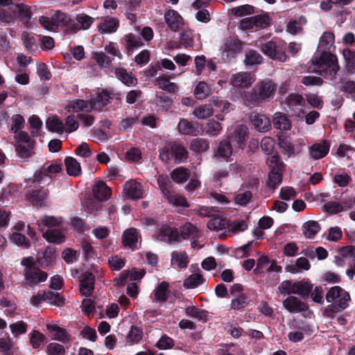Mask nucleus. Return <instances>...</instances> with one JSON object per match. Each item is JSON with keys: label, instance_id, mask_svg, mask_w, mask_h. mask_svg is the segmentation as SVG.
<instances>
[{"label": "nucleus", "instance_id": "obj_2", "mask_svg": "<svg viewBox=\"0 0 355 355\" xmlns=\"http://www.w3.org/2000/svg\"><path fill=\"white\" fill-rule=\"evenodd\" d=\"M277 90V85L271 80L260 81L252 89L244 94L243 99L248 107H253L272 98Z\"/></svg>", "mask_w": 355, "mask_h": 355}, {"label": "nucleus", "instance_id": "obj_41", "mask_svg": "<svg viewBox=\"0 0 355 355\" xmlns=\"http://www.w3.org/2000/svg\"><path fill=\"white\" fill-rule=\"evenodd\" d=\"M189 259L185 252H173L171 254V263L177 266L180 268H185L187 267Z\"/></svg>", "mask_w": 355, "mask_h": 355}, {"label": "nucleus", "instance_id": "obj_1", "mask_svg": "<svg viewBox=\"0 0 355 355\" xmlns=\"http://www.w3.org/2000/svg\"><path fill=\"white\" fill-rule=\"evenodd\" d=\"M313 71L331 80L336 78L340 69L337 57L327 52H323L320 55H315L311 59Z\"/></svg>", "mask_w": 355, "mask_h": 355}, {"label": "nucleus", "instance_id": "obj_8", "mask_svg": "<svg viewBox=\"0 0 355 355\" xmlns=\"http://www.w3.org/2000/svg\"><path fill=\"white\" fill-rule=\"evenodd\" d=\"M242 49V42L237 38L230 37L227 38L222 48V55L226 60L234 58Z\"/></svg>", "mask_w": 355, "mask_h": 355}, {"label": "nucleus", "instance_id": "obj_29", "mask_svg": "<svg viewBox=\"0 0 355 355\" xmlns=\"http://www.w3.org/2000/svg\"><path fill=\"white\" fill-rule=\"evenodd\" d=\"M320 230V225L315 220H308L302 225V233L308 239L313 238Z\"/></svg>", "mask_w": 355, "mask_h": 355}, {"label": "nucleus", "instance_id": "obj_61", "mask_svg": "<svg viewBox=\"0 0 355 355\" xmlns=\"http://www.w3.org/2000/svg\"><path fill=\"white\" fill-rule=\"evenodd\" d=\"M306 22V19L301 17L299 21H291L286 26V31L291 34H295L301 31L302 26Z\"/></svg>", "mask_w": 355, "mask_h": 355}, {"label": "nucleus", "instance_id": "obj_49", "mask_svg": "<svg viewBox=\"0 0 355 355\" xmlns=\"http://www.w3.org/2000/svg\"><path fill=\"white\" fill-rule=\"evenodd\" d=\"M164 196L167 199L168 202L174 206L188 207L185 198L178 194L173 193L169 191L168 194Z\"/></svg>", "mask_w": 355, "mask_h": 355}, {"label": "nucleus", "instance_id": "obj_37", "mask_svg": "<svg viewBox=\"0 0 355 355\" xmlns=\"http://www.w3.org/2000/svg\"><path fill=\"white\" fill-rule=\"evenodd\" d=\"M274 126L280 130L285 131L291 128V123L286 116L281 112H276L273 117Z\"/></svg>", "mask_w": 355, "mask_h": 355}, {"label": "nucleus", "instance_id": "obj_20", "mask_svg": "<svg viewBox=\"0 0 355 355\" xmlns=\"http://www.w3.org/2000/svg\"><path fill=\"white\" fill-rule=\"evenodd\" d=\"M48 193L43 190H35L27 195L29 202L35 207H42L46 205Z\"/></svg>", "mask_w": 355, "mask_h": 355}, {"label": "nucleus", "instance_id": "obj_9", "mask_svg": "<svg viewBox=\"0 0 355 355\" xmlns=\"http://www.w3.org/2000/svg\"><path fill=\"white\" fill-rule=\"evenodd\" d=\"M24 275L25 284L31 287H33L40 282H45L47 278V274L35 266L26 268Z\"/></svg>", "mask_w": 355, "mask_h": 355}, {"label": "nucleus", "instance_id": "obj_3", "mask_svg": "<svg viewBox=\"0 0 355 355\" xmlns=\"http://www.w3.org/2000/svg\"><path fill=\"white\" fill-rule=\"evenodd\" d=\"M349 299V294L339 286L331 288L326 294L327 301L334 303L340 309H345L348 306Z\"/></svg>", "mask_w": 355, "mask_h": 355}, {"label": "nucleus", "instance_id": "obj_27", "mask_svg": "<svg viewBox=\"0 0 355 355\" xmlns=\"http://www.w3.org/2000/svg\"><path fill=\"white\" fill-rule=\"evenodd\" d=\"M213 113L212 107L209 105L205 104L196 107L192 112V115L198 120H204L211 116Z\"/></svg>", "mask_w": 355, "mask_h": 355}, {"label": "nucleus", "instance_id": "obj_58", "mask_svg": "<svg viewBox=\"0 0 355 355\" xmlns=\"http://www.w3.org/2000/svg\"><path fill=\"white\" fill-rule=\"evenodd\" d=\"M46 353L47 355H64L65 348L60 343H51L46 346Z\"/></svg>", "mask_w": 355, "mask_h": 355}, {"label": "nucleus", "instance_id": "obj_64", "mask_svg": "<svg viewBox=\"0 0 355 355\" xmlns=\"http://www.w3.org/2000/svg\"><path fill=\"white\" fill-rule=\"evenodd\" d=\"M83 30L88 29L94 21V19L85 13L78 14L76 18Z\"/></svg>", "mask_w": 355, "mask_h": 355}, {"label": "nucleus", "instance_id": "obj_19", "mask_svg": "<svg viewBox=\"0 0 355 355\" xmlns=\"http://www.w3.org/2000/svg\"><path fill=\"white\" fill-rule=\"evenodd\" d=\"M93 193L96 199L104 201L110 198L111 190L105 182L98 181L93 187Z\"/></svg>", "mask_w": 355, "mask_h": 355}, {"label": "nucleus", "instance_id": "obj_45", "mask_svg": "<svg viewBox=\"0 0 355 355\" xmlns=\"http://www.w3.org/2000/svg\"><path fill=\"white\" fill-rule=\"evenodd\" d=\"M228 225L226 218L216 216L211 218L207 223V227L211 230L219 231L225 229Z\"/></svg>", "mask_w": 355, "mask_h": 355}, {"label": "nucleus", "instance_id": "obj_26", "mask_svg": "<svg viewBox=\"0 0 355 355\" xmlns=\"http://www.w3.org/2000/svg\"><path fill=\"white\" fill-rule=\"evenodd\" d=\"M171 156L174 158L175 162L181 163L186 161L188 152L182 145L176 143H171Z\"/></svg>", "mask_w": 355, "mask_h": 355}, {"label": "nucleus", "instance_id": "obj_33", "mask_svg": "<svg viewBox=\"0 0 355 355\" xmlns=\"http://www.w3.org/2000/svg\"><path fill=\"white\" fill-rule=\"evenodd\" d=\"M181 235L184 239H195L201 236L200 230L191 223L184 224L181 230Z\"/></svg>", "mask_w": 355, "mask_h": 355}, {"label": "nucleus", "instance_id": "obj_40", "mask_svg": "<svg viewBox=\"0 0 355 355\" xmlns=\"http://www.w3.org/2000/svg\"><path fill=\"white\" fill-rule=\"evenodd\" d=\"M205 282L202 275L198 272L189 275L184 282L183 286L187 289H192L202 285Z\"/></svg>", "mask_w": 355, "mask_h": 355}, {"label": "nucleus", "instance_id": "obj_24", "mask_svg": "<svg viewBox=\"0 0 355 355\" xmlns=\"http://www.w3.org/2000/svg\"><path fill=\"white\" fill-rule=\"evenodd\" d=\"M138 241V233L136 229L129 228L124 231L122 236V242L124 245L134 249Z\"/></svg>", "mask_w": 355, "mask_h": 355}, {"label": "nucleus", "instance_id": "obj_16", "mask_svg": "<svg viewBox=\"0 0 355 355\" xmlns=\"http://www.w3.org/2000/svg\"><path fill=\"white\" fill-rule=\"evenodd\" d=\"M65 109L69 112H92V105L90 101L78 99L70 101Z\"/></svg>", "mask_w": 355, "mask_h": 355}, {"label": "nucleus", "instance_id": "obj_52", "mask_svg": "<svg viewBox=\"0 0 355 355\" xmlns=\"http://www.w3.org/2000/svg\"><path fill=\"white\" fill-rule=\"evenodd\" d=\"M21 40L24 44L26 49L32 52L37 49V46L34 37L29 33L24 31L21 33Z\"/></svg>", "mask_w": 355, "mask_h": 355}, {"label": "nucleus", "instance_id": "obj_55", "mask_svg": "<svg viewBox=\"0 0 355 355\" xmlns=\"http://www.w3.org/2000/svg\"><path fill=\"white\" fill-rule=\"evenodd\" d=\"M64 131L68 133H71L78 130L79 127V123L76 116L71 114L67 116L64 121Z\"/></svg>", "mask_w": 355, "mask_h": 355}, {"label": "nucleus", "instance_id": "obj_7", "mask_svg": "<svg viewBox=\"0 0 355 355\" xmlns=\"http://www.w3.org/2000/svg\"><path fill=\"white\" fill-rule=\"evenodd\" d=\"M256 80L254 74L246 71L238 72L231 76L230 83L236 88H248Z\"/></svg>", "mask_w": 355, "mask_h": 355}, {"label": "nucleus", "instance_id": "obj_62", "mask_svg": "<svg viewBox=\"0 0 355 355\" xmlns=\"http://www.w3.org/2000/svg\"><path fill=\"white\" fill-rule=\"evenodd\" d=\"M209 92V88L206 83L200 82L196 87L194 95L198 99H204Z\"/></svg>", "mask_w": 355, "mask_h": 355}, {"label": "nucleus", "instance_id": "obj_39", "mask_svg": "<svg viewBox=\"0 0 355 355\" xmlns=\"http://www.w3.org/2000/svg\"><path fill=\"white\" fill-rule=\"evenodd\" d=\"M204 130L209 137H217L222 132L223 127L218 121L212 119L207 122Z\"/></svg>", "mask_w": 355, "mask_h": 355}, {"label": "nucleus", "instance_id": "obj_53", "mask_svg": "<svg viewBox=\"0 0 355 355\" xmlns=\"http://www.w3.org/2000/svg\"><path fill=\"white\" fill-rule=\"evenodd\" d=\"M33 144H19L16 146V152L19 157L23 159L30 157L33 154Z\"/></svg>", "mask_w": 355, "mask_h": 355}, {"label": "nucleus", "instance_id": "obj_11", "mask_svg": "<svg viewBox=\"0 0 355 355\" xmlns=\"http://www.w3.org/2000/svg\"><path fill=\"white\" fill-rule=\"evenodd\" d=\"M330 144L327 140H320L309 148V155L311 159L317 160L324 157L329 153Z\"/></svg>", "mask_w": 355, "mask_h": 355}, {"label": "nucleus", "instance_id": "obj_51", "mask_svg": "<svg viewBox=\"0 0 355 355\" xmlns=\"http://www.w3.org/2000/svg\"><path fill=\"white\" fill-rule=\"evenodd\" d=\"M45 336L39 331L34 330L30 334L29 344L33 349H38L45 341Z\"/></svg>", "mask_w": 355, "mask_h": 355}, {"label": "nucleus", "instance_id": "obj_15", "mask_svg": "<svg viewBox=\"0 0 355 355\" xmlns=\"http://www.w3.org/2000/svg\"><path fill=\"white\" fill-rule=\"evenodd\" d=\"M250 119L254 128L259 132H267L271 128L270 119L264 114L253 113Z\"/></svg>", "mask_w": 355, "mask_h": 355}, {"label": "nucleus", "instance_id": "obj_10", "mask_svg": "<svg viewBox=\"0 0 355 355\" xmlns=\"http://www.w3.org/2000/svg\"><path fill=\"white\" fill-rule=\"evenodd\" d=\"M278 146L284 154L286 155L288 157L298 155L304 146L302 142H300L298 145L295 146L291 140L284 135H280L278 137Z\"/></svg>", "mask_w": 355, "mask_h": 355}, {"label": "nucleus", "instance_id": "obj_38", "mask_svg": "<svg viewBox=\"0 0 355 355\" xmlns=\"http://www.w3.org/2000/svg\"><path fill=\"white\" fill-rule=\"evenodd\" d=\"M116 77L125 85L128 86H134L137 84V78H135L131 73H128L123 68H119L115 70Z\"/></svg>", "mask_w": 355, "mask_h": 355}, {"label": "nucleus", "instance_id": "obj_17", "mask_svg": "<svg viewBox=\"0 0 355 355\" xmlns=\"http://www.w3.org/2000/svg\"><path fill=\"white\" fill-rule=\"evenodd\" d=\"M178 129L180 134L185 135L196 136L199 133L197 123L189 122L184 119L179 121Z\"/></svg>", "mask_w": 355, "mask_h": 355}, {"label": "nucleus", "instance_id": "obj_5", "mask_svg": "<svg viewBox=\"0 0 355 355\" xmlns=\"http://www.w3.org/2000/svg\"><path fill=\"white\" fill-rule=\"evenodd\" d=\"M284 307L291 313H300L304 317L311 318L313 312L306 303L295 296H289L283 302Z\"/></svg>", "mask_w": 355, "mask_h": 355}, {"label": "nucleus", "instance_id": "obj_56", "mask_svg": "<svg viewBox=\"0 0 355 355\" xmlns=\"http://www.w3.org/2000/svg\"><path fill=\"white\" fill-rule=\"evenodd\" d=\"M343 56L346 62L347 70L355 73V53L349 49L343 51Z\"/></svg>", "mask_w": 355, "mask_h": 355}, {"label": "nucleus", "instance_id": "obj_30", "mask_svg": "<svg viewBox=\"0 0 355 355\" xmlns=\"http://www.w3.org/2000/svg\"><path fill=\"white\" fill-rule=\"evenodd\" d=\"M61 221L54 216H44L37 221V225L40 230L44 232L46 227L51 229L60 225Z\"/></svg>", "mask_w": 355, "mask_h": 355}, {"label": "nucleus", "instance_id": "obj_6", "mask_svg": "<svg viewBox=\"0 0 355 355\" xmlns=\"http://www.w3.org/2000/svg\"><path fill=\"white\" fill-rule=\"evenodd\" d=\"M261 52L270 58L279 62H285L287 60V55L284 49L280 45H277L272 41L267 42L260 45Z\"/></svg>", "mask_w": 355, "mask_h": 355}, {"label": "nucleus", "instance_id": "obj_54", "mask_svg": "<svg viewBox=\"0 0 355 355\" xmlns=\"http://www.w3.org/2000/svg\"><path fill=\"white\" fill-rule=\"evenodd\" d=\"M232 153V148L228 141H221L218 145L217 155L221 157L227 158L231 156Z\"/></svg>", "mask_w": 355, "mask_h": 355}, {"label": "nucleus", "instance_id": "obj_47", "mask_svg": "<svg viewBox=\"0 0 355 355\" xmlns=\"http://www.w3.org/2000/svg\"><path fill=\"white\" fill-rule=\"evenodd\" d=\"M263 61L262 56L254 50H248L245 53L244 63L245 65H254L261 64Z\"/></svg>", "mask_w": 355, "mask_h": 355}, {"label": "nucleus", "instance_id": "obj_4", "mask_svg": "<svg viewBox=\"0 0 355 355\" xmlns=\"http://www.w3.org/2000/svg\"><path fill=\"white\" fill-rule=\"evenodd\" d=\"M269 166L271 171L268 174L267 184L269 187L275 189L282 183V176L284 164L279 162L276 156H272L269 160Z\"/></svg>", "mask_w": 355, "mask_h": 355}, {"label": "nucleus", "instance_id": "obj_44", "mask_svg": "<svg viewBox=\"0 0 355 355\" xmlns=\"http://www.w3.org/2000/svg\"><path fill=\"white\" fill-rule=\"evenodd\" d=\"M190 176L189 171L184 167H178L171 173V178L177 183L186 182Z\"/></svg>", "mask_w": 355, "mask_h": 355}, {"label": "nucleus", "instance_id": "obj_60", "mask_svg": "<svg viewBox=\"0 0 355 355\" xmlns=\"http://www.w3.org/2000/svg\"><path fill=\"white\" fill-rule=\"evenodd\" d=\"M254 8L250 5H243L233 8L231 10V13L236 17H243L252 14Z\"/></svg>", "mask_w": 355, "mask_h": 355}, {"label": "nucleus", "instance_id": "obj_14", "mask_svg": "<svg viewBox=\"0 0 355 355\" xmlns=\"http://www.w3.org/2000/svg\"><path fill=\"white\" fill-rule=\"evenodd\" d=\"M94 286V277L92 272H84L80 279V292L83 295L89 296L92 294Z\"/></svg>", "mask_w": 355, "mask_h": 355}, {"label": "nucleus", "instance_id": "obj_22", "mask_svg": "<svg viewBox=\"0 0 355 355\" xmlns=\"http://www.w3.org/2000/svg\"><path fill=\"white\" fill-rule=\"evenodd\" d=\"M166 24L171 30L176 31L180 24H182V19L181 16L173 10H168L164 15Z\"/></svg>", "mask_w": 355, "mask_h": 355}, {"label": "nucleus", "instance_id": "obj_63", "mask_svg": "<svg viewBox=\"0 0 355 355\" xmlns=\"http://www.w3.org/2000/svg\"><path fill=\"white\" fill-rule=\"evenodd\" d=\"M288 105L294 109L297 106L304 105L305 101L302 96L297 94H291L286 98Z\"/></svg>", "mask_w": 355, "mask_h": 355}, {"label": "nucleus", "instance_id": "obj_18", "mask_svg": "<svg viewBox=\"0 0 355 355\" xmlns=\"http://www.w3.org/2000/svg\"><path fill=\"white\" fill-rule=\"evenodd\" d=\"M179 234L176 229L171 228L168 226H162L157 234V239L162 241H174L178 240Z\"/></svg>", "mask_w": 355, "mask_h": 355}, {"label": "nucleus", "instance_id": "obj_50", "mask_svg": "<svg viewBox=\"0 0 355 355\" xmlns=\"http://www.w3.org/2000/svg\"><path fill=\"white\" fill-rule=\"evenodd\" d=\"M157 84L160 89L168 92H177L178 90V85L165 77H159L157 79Z\"/></svg>", "mask_w": 355, "mask_h": 355}, {"label": "nucleus", "instance_id": "obj_13", "mask_svg": "<svg viewBox=\"0 0 355 355\" xmlns=\"http://www.w3.org/2000/svg\"><path fill=\"white\" fill-rule=\"evenodd\" d=\"M123 191L129 198L133 200L142 198L144 193L142 185L134 180L125 182L123 186Z\"/></svg>", "mask_w": 355, "mask_h": 355}, {"label": "nucleus", "instance_id": "obj_42", "mask_svg": "<svg viewBox=\"0 0 355 355\" xmlns=\"http://www.w3.org/2000/svg\"><path fill=\"white\" fill-rule=\"evenodd\" d=\"M334 44V35L331 32H324L320 37L318 44V49L320 50L326 51Z\"/></svg>", "mask_w": 355, "mask_h": 355}, {"label": "nucleus", "instance_id": "obj_28", "mask_svg": "<svg viewBox=\"0 0 355 355\" xmlns=\"http://www.w3.org/2000/svg\"><path fill=\"white\" fill-rule=\"evenodd\" d=\"M119 24V21L116 19L107 17L99 24L98 30L102 33H114L116 31Z\"/></svg>", "mask_w": 355, "mask_h": 355}, {"label": "nucleus", "instance_id": "obj_31", "mask_svg": "<svg viewBox=\"0 0 355 355\" xmlns=\"http://www.w3.org/2000/svg\"><path fill=\"white\" fill-rule=\"evenodd\" d=\"M67 173L69 175L78 176L81 173L80 163L72 157H67L64 159Z\"/></svg>", "mask_w": 355, "mask_h": 355}, {"label": "nucleus", "instance_id": "obj_48", "mask_svg": "<svg viewBox=\"0 0 355 355\" xmlns=\"http://www.w3.org/2000/svg\"><path fill=\"white\" fill-rule=\"evenodd\" d=\"M45 300L47 303L56 306H62L64 303V298L58 293L49 291L45 292Z\"/></svg>", "mask_w": 355, "mask_h": 355}, {"label": "nucleus", "instance_id": "obj_36", "mask_svg": "<svg viewBox=\"0 0 355 355\" xmlns=\"http://www.w3.org/2000/svg\"><path fill=\"white\" fill-rule=\"evenodd\" d=\"M110 96L107 92H101L95 98L89 101L92 105V110H99L105 106L110 102Z\"/></svg>", "mask_w": 355, "mask_h": 355}, {"label": "nucleus", "instance_id": "obj_46", "mask_svg": "<svg viewBox=\"0 0 355 355\" xmlns=\"http://www.w3.org/2000/svg\"><path fill=\"white\" fill-rule=\"evenodd\" d=\"M189 148L192 151L202 153L209 148V143L205 139L196 138L191 140Z\"/></svg>", "mask_w": 355, "mask_h": 355}, {"label": "nucleus", "instance_id": "obj_57", "mask_svg": "<svg viewBox=\"0 0 355 355\" xmlns=\"http://www.w3.org/2000/svg\"><path fill=\"white\" fill-rule=\"evenodd\" d=\"M248 303V297L246 295H241L235 297L231 302L230 307L234 310H241L244 309Z\"/></svg>", "mask_w": 355, "mask_h": 355}, {"label": "nucleus", "instance_id": "obj_59", "mask_svg": "<svg viewBox=\"0 0 355 355\" xmlns=\"http://www.w3.org/2000/svg\"><path fill=\"white\" fill-rule=\"evenodd\" d=\"M92 58L101 68L110 66V59L103 52H94L92 53Z\"/></svg>", "mask_w": 355, "mask_h": 355}, {"label": "nucleus", "instance_id": "obj_23", "mask_svg": "<svg viewBox=\"0 0 355 355\" xmlns=\"http://www.w3.org/2000/svg\"><path fill=\"white\" fill-rule=\"evenodd\" d=\"M313 289V284L306 279L295 282L294 294L301 296L302 298H306L310 295Z\"/></svg>", "mask_w": 355, "mask_h": 355}, {"label": "nucleus", "instance_id": "obj_35", "mask_svg": "<svg viewBox=\"0 0 355 355\" xmlns=\"http://www.w3.org/2000/svg\"><path fill=\"white\" fill-rule=\"evenodd\" d=\"M46 126L47 129L52 132L62 133L64 130V123L55 116H49L47 119Z\"/></svg>", "mask_w": 355, "mask_h": 355}, {"label": "nucleus", "instance_id": "obj_21", "mask_svg": "<svg viewBox=\"0 0 355 355\" xmlns=\"http://www.w3.org/2000/svg\"><path fill=\"white\" fill-rule=\"evenodd\" d=\"M248 136V128L243 125H239L236 127L232 137L233 140L237 143L238 147L243 149Z\"/></svg>", "mask_w": 355, "mask_h": 355}, {"label": "nucleus", "instance_id": "obj_43", "mask_svg": "<svg viewBox=\"0 0 355 355\" xmlns=\"http://www.w3.org/2000/svg\"><path fill=\"white\" fill-rule=\"evenodd\" d=\"M168 295V283L161 282L155 289V300L164 302L166 301Z\"/></svg>", "mask_w": 355, "mask_h": 355}, {"label": "nucleus", "instance_id": "obj_25", "mask_svg": "<svg viewBox=\"0 0 355 355\" xmlns=\"http://www.w3.org/2000/svg\"><path fill=\"white\" fill-rule=\"evenodd\" d=\"M53 23L55 25L56 31L59 27H65L72 21L71 15L61 10H56L53 15Z\"/></svg>", "mask_w": 355, "mask_h": 355}, {"label": "nucleus", "instance_id": "obj_12", "mask_svg": "<svg viewBox=\"0 0 355 355\" xmlns=\"http://www.w3.org/2000/svg\"><path fill=\"white\" fill-rule=\"evenodd\" d=\"M46 328L51 340H58L62 343L70 341V336L64 328L55 324L50 323L46 324Z\"/></svg>", "mask_w": 355, "mask_h": 355}, {"label": "nucleus", "instance_id": "obj_32", "mask_svg": "<svg viewBox=\"0 0 355 355\" xmlns=\"http://www.w3.org/2000/svg\"><path fill=\"white\" fill-rule=\"evenodd\" d=\"M43 237L49 243H62L64 241L63 233L58 229H51L42 234Z\"/></svg>", "mask_w": 355, "mask_h": 355}, {"label": "nucleus", "instance_id": "obj_34", "mask_svg": "<svg viewBox=\"0 0 355 355\" xmlns=\"http://www.w3.org/2000/svg\"><path fill=\"white\" fill-rule=\"evenodd\" d=\"M12 11L14 13H17L20 19L24 23L28 21L31 18V12L30 8L23 3H17L12 7Z\"/></svg>", "mask_w": 355, "mask_h": 355}]
</instances>
